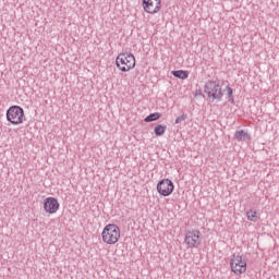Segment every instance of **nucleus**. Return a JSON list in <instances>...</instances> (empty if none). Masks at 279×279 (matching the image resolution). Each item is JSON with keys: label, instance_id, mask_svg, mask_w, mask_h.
I'll list each match as a JSON object with an SVG mask.
<instances>
[{"label": "nucleus", "instance_id": "obj_14", "mask_svg": "<svg viewBox=\"0 0 279 279\" xmlns=\"http://www.w3.org/2000/svg\"><path fill=\"white\" fill-rule=\"evenodd\" d=\"M160 117V113L155 112V113H150L149 116H147L145 118L146 123H151V121H158V118Z\"/></svg>", "mask_w": 279, "mask_h": 279}, {"label": "nucleus", "instance_id": "obj_12", "mask_svg": "<svg viewBox=\"0 0 279 279\" xmlns=\"http://www.w3.org/2000/svg\"><path fill=\"white\" fill-rule=\"evenodd\" d=\"M172 75L179 80H189V72L184 70L172 71Z\"/></svg>", "mask_w": 279, "mask_h": 279}, {"label": "nucleus", "instance_id": "obj_5", "mask_svg": "<svg viewBox=\"0 0 279 279\" xmlns=\"http://www.w3.org/2000/svg\"><path fill=\"white\" fill-rule=\"evenodd\" d=\"M230 267L235 276H241V274L247 271V263L243 260V256L241 255H233L230 260Z\"/></svg>", "mask_w": 279, "mask_h": 279}, {"label": "nucleus", "instance_id": "obj_2", "mask_svg": "<svg viewBox=\"0 0 279 279\" xmlns=\"http://www.w3.org/2000/svg\"><path fill=\"white\" fill-rule=\"evenodd\" d=\"M116 64L122 73H128V71H132L136 66V58L132 53H120L116 59Z\"/></svg>", "mask_w": 279, "mask_h": 279}, {"label": "nucleus", "instance_id": "obj_13", "mask_svg": "<svg viewBox=\"0 0 279 279\" xmlns=\"http://www.w3.org/2000/svg\"><path fill=\"white\" fill-rule=\"evenodd\" d=\"M167 131V126L159 124L155 128V134L156 136H162L165 132Z\"/></svg>", "mask_w": 279, "mask_h": 279}, {"label": "nucleus", "instance_id": "obj_10", "mask_svg": "<svg viewBox=\"0 0 279 279\" xmlns=\"http://www.w3.org/2000/svg\"><path fill=\"white\" fill-rule=\"evenodd\" d=\"M234 138H235V141H250V138H252V136L250 135V133H247V131L240 130V131L235 132Z\"/></svg>", "mask_w": 279, "mask_h": 279}, {"label": "nucleus", "instance_id": "obj_7", "mask_svg": "<svg viewBox=\"0 0 279 279\" xmlns=\"http://www.w3.org/2000/svg\"><path fill=\"white\" fill-rule=\"evenodd\" d=\"M142 8L146 14H158L162 10V0H143Z\"/></svg>", "mask_w": 279, "mask_h": 279}, {"label": "nucleus", "instance_id": "obj_15", "mask_svg": "<svg viewBox=\"0 0 279 279\" xmlns=\"http://www.w3.org/2000/svg\"><path fill=\"white\" fill-rule=\"evenodd\" d=\"M186 119H189V116L186 113H183L182 116L175 119V123L177 124L182 123V121H186Z\"/></svg>", "mask_w": 279, "mask_h": 279}, {"label": "nucleus", "instance_id": "obj_4", "mask_svg": "<svg viewBox=\"0 0 279 279\" xmlns=\"http://www.w3.org/2000/svg\"><path fill=\"white\" fill-rule=\"evenodd\" d=\"M25 119V111L19 106H12L7 111V121L12 125H20Z\"/></svg>", "mask_w": 279, "mask_h": 279}, {"label": "nucleus", "instance_id": "obj_11", "mask_svg": "<svg viewBox=\"0 0 279 279\" xmlns=\"http://www.w3.org/2000/svg\"><path fill=\"white\" fill-rule=\"evenodd\" d=\"M246 218L248 221H253V223H256V221H258V219H260V216L258 215V213L254 209H250L246 211Z\"/></svg>", "mask_w": 279, "mask_h": 279}, {"label": "nucleus", "instance_id": "obj_8", "mask_svg": "<svg viewBox=\"0 0 279 279\" xmlns=\"http://www.w3.org/2000/svg\"><path fill=\"white\" fill-rule=\"evenodd\" d=\"M174 189L173 181L169 179H163L157 183V193L162 195V197H169Z\"/></svg>", "mask_w": 279, "mask_h": 279}, {"label": "nucleus", "instance_id": "obj_16", "mask_svg": "<svg viewBox=\"0 0 279 279\" xmlns=\"http://www.w3.org/2000/svg\"><path fill=\"white\" fill-rule=\"evenodd\" d=\"M227 93H228V97H232L234 92L232 90V88L230 86H228L227 87Z\"/></svg>", "mask_w": 279, "mask_h": 279}, {"label": "nucleus", "instance_id": "obj_6", "mask_svg": "<svg viewBox=\"0 0 279 279\" xmlns=\"http://www.w3.org/2000/svg\"><path fill=\"white\" fill-rule=\"evenodd\" d=\"M184 243L187 247H199L202 245V232L198 230L187 231L185 233Z\"/></svg>", "mask_w": 279, "mask_h": 279}, {"label": "nucleus", "instance_id": "obj_9", "mask_svg": "<svg viewBox=\"0 0 279 279\" xmlns=\"http://www.w3.org/2000/svg\"><path fill=\"white\" fill-rule=\"evenodd\" d=\"M44 210L49 215H56L60 210V203L54 197H47L44 201Z\"/></svg>", "mask_w": 279, "mask_h": 279}, {"label": "nucleus", "instance_id": "obj_1", "mask_svg": "<svg viewBox=\"0 0 279 279\" xmlns=\"http://www.w3.org/2000/svg\"><path fill=\"white\" fill-rule=\"evenodd\" d=\"M101 238L107 245H114L121 239V229L117 225H107L101 232Z\"/></svg>", "mask_w": 279, "mask_h": 279}, {"label": "nucleus", "instance_id": "obj_3", "mask_svg": "<svg viewBox=\"0 0 279 279\" xmlns=\"http://www.w3.org/2000/svg\"><path fill=\"white\" fill-rule=\"evenodd\" d=\"M205 94L213 101H221L223 92L221 90V83L219 81H207L205 83Z\"/></svg>", "mask_w": 279, "mask_h": 279}]
</instances>
